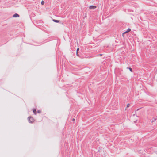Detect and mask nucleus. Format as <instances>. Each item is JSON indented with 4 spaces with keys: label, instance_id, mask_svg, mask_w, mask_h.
I'll return each mask as SVG.
<instances>
[{
    "label": "nucleus",
    "instance_id": "f03ea898",
    "mask_svg": "<svg viewBox=\"0 0 157 157\" xmlns=\"http://www.w3.org/2000/svg\"><path fill=\"white\" fill-rule=\"evenodd\" d=\"M130 31H131V29L130 28H128L126 31L124 32V33H123L122 35H123L124 34L126 33H128V32H129Z\"/></svg>",
    "mask_w": 157,
    "mask_h": 157
},
{
    "label": "nucleus",
    "instance_id": "1a4fd4ad",
    "mask_svg": "<svg viewBox=\"0 0 157 157\" xmlns=\"http://www.w3.org/2000/svg\"><path fill=\"white\" fill-rule=\"evenodd\" d=\"M127 68L129 69L131 72L132 71V69L131 68L129 67H127Z\"/></svg>",
    "mask_w": 157,
    "mask_h": 157
},
{
    "label": "nucleus",
    "instance_id": "ddd939ff",
    "mask_svg": "<svg viewBox=\"0 0 157 157\" xmlns=\"http://www.w3.org/2000/svg\"><path fill=\"white\" fill-rule=\"evenodd\" d=\"M102 54H100L99 55V56H102Z\"/></svg>",
    "mask_w": 157,
    "mask_h": 157
},
{
    "label": "nucleus",
    "instance_id": "20e7f679",
    "mask_svg": "<svg viewBox=\"0 0 157 157\" xmlns=\"http://www.w3.org/2000/svg\"><path fill=\"white\" fill-rule=\"evenodd\" d=\"M19 17V15L17 13H15L13 16V17Z\"/></svg>",
    "mask_w": 157,
    "mask_h": 157
},
{
    "label": "nucleus",
    "instance_id": "4468645a",
    "mask_svg": "<svg viewBox=\"0 0 157 157\" xmlns=\"http://www.w3.org/2000/svg\"><path fill=\"white\" fill-rule=\"evenodd\" d=\"M72 121H75V119H74V118H73V119H72Z\"/></svg>",
    "mask_w": 157,
    "mask_h": 157
},
{
    "label": "nucleus",
    "instance_id": "0eeeda50",
    "mask_svg": "<svg viewBox=\"0 0 157 157\" xmlns=\"http://www.w3.org/2000/svg\"><path fill=\"white\" fill-rule=\"evenodd\" d=\"M53 21H54V22H56V23H58L59 22V20H55V19H53Z\"/></svg>",
    "mask_w": 157,
    "mask_h": 157
},
{
    "label": "nucleus",
    "instance_id": "39448f33",
    "mask_svg": "<svg viewBox=\"0 0 157 157\" xmlns=\"http://www.w3.org/2000/svg\"><path fill=\"white\" fill-rule=\"evenodd\" d=\"M33 112L35 115H36L37 114L36 111L35 109H33Z\"/></svg>",
    "mask_w": 157,
    "mask_h": 157
},
{
    "label": "nucleus",
    "instance_id": "f257e3e1",
    "mask_svg": "<svg viewBox=\"0 0 157 157\" xmlns=\"http://www.w3.org/2000/svg\"><path fill=\"white\" fill-rule=\"evenodd\" d=\"M28 120L29 122V123H32L34 121V119L33 117H28Z\"/></svg>",
    "mask_w": 157,
    "mask_h": 157
},
{
    "label": "nucleus",
    "instance_id": "9d476101",
    "mask_svg": "<svg viewBox=\"0 0 157 157\" xmlns=\"http://www.w3.org/2000/svg\"><path fill=\"white\" fill-rule=\"evenodd\" d=\"M44 2L43 1H42L41 2V4L42 5H43L44 4Z\"/></svg>",
    "mask_w": 157,
    "mask_h": 157
},
{
    "label": "nucleus",
    "instance_id": "9b49d317",
    "mask_svg": "<svg viewBox=\"0 0 157 157\" xmlns=\"http://www.w3.org/2000/svg\"><path fill=\"white\" fill-rule=\"evenodd\" d=\"M130 105L129 104H128L127 105V108H128Z\"/></svg>",
    "mask_w": 157,
    "mask_h": 157
},
{
    "label": "nucleus",
    "instance_id": "7ed1b4c3",
    "mask_svg": "<svg viewBox=\"0 0 157 157\" xmlns=\"http://www.w3.org/2000/svg\"><path fill=\"white\" fill-rule=\"evenodd\" d=\"M96 8V6H95L92 5L89 7V8L90 9H95Z\"/></svg>",
    "mask_w": 157,
    "mask_h": 157
},
{
    "label": "nucleus",
    "instance_id": "f8f14e48",
    "mask_svg": "<svg viewBox=\"0 0 157 157\" xmlns=\"http://www.w3.org/2000/svg\"><path fill=\"white\" fill-rule=\"evenodd\" d=\"M37 113H41V111L40 110H38L37 111Z\"/></svg>",
    "mask_w": 157,
    "mask_h": 157
},
{
    "label": "nucleus",
    "instance_id": "423d86ee",
    "mask_svg": "<svg viewBox=\"0 0 157 157\" xmlns=\"http://www.w3.org/2000/svg\"><path fill=\"white\" fill-rule=\"evenodd\" d=\"M79 50V48H78L77 49V51H76V55H77V56H79V55H78V51Z\"/></svg>",
    "mask_w": 157,
    "mask_h": 157
},
{
    "label": "nucleus",
    "instance_id": "6e6552de",
    "mask_svg": "<svg viewBox=\"0 0 157 157\" xmlns=\"http://www.w3.org/2000/svg\"><path fill=\"white\" fill-rule=\"evenodd\" d=\"M157 119V117H155V118H154V120H152L151 122L152 123L153 122H154L155 121H156Z\"/></svg>",
    "mask_w": 157,
    "mask_h": 157
}]
</instances>
